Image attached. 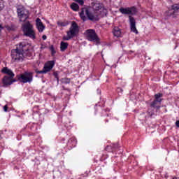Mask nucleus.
<instances>
[{"label": "nucleus", "instance_id": "1", "mask_svg": "<svg viewBox=\"0 0 179 179\" xmlns=\"http://www.w3.org/2000/svg\"><path fill=\"white\" fill-rule=\"evenodd\" d=\"M80 17L82 20L86 22V20H91V22H99L101 17L107 16V9L103 7V5L95 3L92 7L86 6L81 9L79 13Z\"/></svg>", "mask_w": 179, "mask_h": 179}, {"label": "nucleus", "instance_id": "2", "mask_svg": "<svg viewBox=\"0 0 179 179\" xmlns=\"http://www.w3.org/2000/svg\"><path fill=\"white\" fill-rule=\"evenodd\" d=\"M29 43L26 42L20 43L16 49L11 50V58L13 62H22L24 58L23 52L29 51Z\"/></svg>", "mask_w": 179, "mask_h": 179}, {"label": "nucleus", "instance_id": "3", "mask_svg": "<svg viewBox=\"0 0 179 179\" xmlns=\"http://www.w3.org/2000/svg\"><path fill=\"white\" fill-rule=\"evenodd\" d=\"M22 30L24 36L29 37L32 40H36V32L34 31V27L29 21L24 22L22 24Z\"/></svg>", "mask_w": 179, "mask_h": 179}, {"label": "nucleus", "instance_id": "4", "mask_svg": "<svg viewBox=\"0 0 179 179\" xmlns=\"http://www.w3.org/2000/svg\"><path fill=\"white\" fill-rule=\"evenodd\" d=\"M78 33H79V26L78 25L76 22L73 21L69 30L66 31L67 35L63 36V40L68 41L73 38V37H76Z\"/></svg>", "mask_w": 179, "mask_h": 179}, {"label": "nucleus", "instance_id": "5", "mask_svg": "<svg viewBox=\"0 0 179 179\" xmlns=\"http://www.w3.org/2000/svg\"><path fill=\"white\" fill-rule=\"evenodd\" d=\"M17 17L22 23H26V20L29 19V16H30V14H29V10H27L24 7L22 6H19L17 8Z\"/></svg>", "mask_w": 179, "mask_h": 179}, {"label": "nucleus", "instance_id": "6", "mask_svg": "<svg viewBox=\"0 0 179 179\" xmlns=\"http://www.w3.org/2000/svg\"><path fill=\"white\" fill-rule=\"evenodd\" d=\"M85 35L87 40L89 41H93L94 43H99L100 38L94 29H87L85 31Z\"/></svg>", "mask_w": 179, "mask_h": 179}, {"label": "nucleus", "instance_id": "7", "mask_svg": "<svg viewBox=\"0 0 179 179\" xmlns=\"http://www.w3.org/2000/svg\"><path fill=\"white\" fill-rule=\"evenodd\" d=\"M18 80L22 83H31L33 82V73L24 72L18 77Z\"/></svg>", "mask_w": 179, "mask_h": 179}, {"label": "nucleus", "instance_id": "8", "mask_svg": "<svg viewBox=\"0 0 179 179\" xmlns=\"http://www.w3.org/2000/svg\"><path fill=\"white\" fill-rule=\"evenodd\" d=\"M54 65H55V62H54V60L48 61L45 64L43 70L36 71V73H47V72H50V71L54 68Z\"/></svg>", "mask_w": 179, "mask_h": 179}, {"label": "nucleus", "instance_id": "9", "mask_svg": "<svg viewBox=\"0 0 179 179\" xmlns=\"http://www.w3.org/2000/svg\"><path fill=\"white\" fill-rule=\"evenodd\" d=\"M54 65H55V62H54V60L48 61L45 64L43 70L36 71V73H47V72H50V71L54 68Z\"/></svg>", "mask_w": 179, "mask_h": 179}, {"label": "nucleus", "instance_id": "10", "mask_svg": "<svg viewBox=\"0 0 179 179\" xmlns=\"http://www.w3.org/2000/svg\"><path fill=\"white\" fill-rule=\"evenodd\" d=\"M119 11L122 15H136L138 13V10L134 7L120 8Z\"/></svg>", "mask_w": 179, "mask_h": 179}, {"label": "nucleus", "instance_id": "11", "mask_svg": "<svg viewBox=\"0 0 179 179\" xmlns=\"http://www.w3.org/2000/svg\"><path fill=\"white\" fill-rule=\"evenodd\" d=\"M160 97H163V94H156L155 95V100H154L150 104V107H153V108H157V110H159L160 108V103H162V99H160Z\"/></svg>", "mask_w": 179, "mask_h": 179}, {"label": "nucleus", "instance_id": "12", "mask_svg": "<svg viewBox=\"0 0 179 179\" xmlns=\"http://www.w3.org/2000/svg\"><path fill=\"white\" fill-rule=\"evenodd\" d=\"M129 22L130 23V29L133 33L138 34V29H136V20L132 15H129Z\"/></svg>", "mask_w": 179, "mask_h": 179}, {"label": "nucleus", "instance_id": "13", "mask_svg": "<svg viewBox=\"0 0 179 179\" xmlns=\"http://www.w3.org/2000/svg\"><path fill=\"white\" fill-rule=\"evenodd\" d=\"M14 77H9L8 76H5L2 79V83L3 86H10L12 83L16 82V80L13 79Z\"/></svg>", "mask_w": 179, "mask_h": 179}, {"label": "nucleus", "instance_id": "14", "mask_svg": "<svg viewBox=\"0 0 179 179\" xmlns=\"http://www.w3.org/2000/svg\"><path fill=\"white\" fill-rule=\"evenodd\" d=\"M179 10V4H174L172 6V8L169 10L170 16H172L173 17H176L177 16V13Z\"/></svg>", "mask_w": 179, "mask_h": 179}, {"label": "nucleus", "instance_id": "15", "mask_svg": "<svg viewBox=\"0 0 179 179\" xmlns=\"http://www.w3.org/2000/svg\"><path fill=\"white\" fill-rule=\"evenodd\" d=\"M36 28L38 30L39 33H43L44 31V29H45V26L41 22V20L40 18H37L36 20Z\"/></svg>", "mask_w": 179, "mask_h": 179}, {"label": "nucleus", "instance_id": "16", "mask_svg": "<svg viewBox=\"0 0 179 179\" xmlns=\"http://www.w3.org/2000/svg\"><path fill=\"white\" fill-rule=\"evenodd\" d=\"M1 72L2 73L7 75L8 77L15 78V73L8 67H3L1 70Z\"/></svg>", "mask_w": 179, "mask_h": 179}, {"label": "nucleus", "instance_id": "17", "mask_svg": "<svg viewBox=\"0 0 179 179\" xmlns=\"http://www.w3.org/2000/svg\"><path fill=\"white\" fill-rule=\"evenodd\" d=\"M113 34L115 37H121V29L118 27H115L113 29Z\"/></svg>", "mask_w": 179, "mask_h": 179}, {"label": "nucleus", "instance_id": "18", "mask_svg": "<svg viewBox=\"0 0 179 179\" xmlns=\"http://www.w3.org/2000/svg\"><path fill=\"white\" fill-rule=\"evenodd\" d=\"M68 45H69L68 43L62 41L60 43V50L62 52L65 51L68 48Z\"/></svg>", "mask_w": 179, "mask_h": 179}, {"label": "nucleus", "instance_id": "19", "mask_svg": "<svg viewBox=\"0 0 179 179\" xmlns=\"http://www.w3.org/2000/svg\"><path fill=\"white\" fill-rule=\"evenodd\" d=\"M71 8L72 10H74V12H78V10H79V5H78L76 3H72L71 5Z\"/></svg>", "mask_w": 179, "mask_h": 179}, {"label": "nucleus", "instance_id": "20", "mask_svg": "<svg viewBox=\"0 0 179 179\" xmlns=\"http://www.w3.org/2000/svg\"><path fill=\"white\" fill-rule=\"evenodd\" d=\"M50 51H51L52 55V56L55 55V53H56L57 52L55 51V49H54V45H51L50 46Z\"/></svg>", "mask_w": 179, "mask_h": 179}, {"label": "nucleus", "instance_id": "21", "mask_svg": "<svg viewBox=\"0 0 179 179\" xmlns=\"http://www.w3.org/2000/svg\"><path fill=\"white\" fill-rule=\"evenodd\" d=\"M62 83H64V84H68V83H71V79L69 78H63L62 79Z\"/></svg>", "mask_w": 179, "mask_h": 179}, {"label": "nucleus", "instance_id": "22", "mask_svg": "<svg viewBox=\"0 0 179 179\" xmlns=\"http://www.w3.org/2000/svg\"><path fill=\"white\" fill-rule=\"evenodd\" d=\"M75 2H77V3H79V5H83L85 3V1L83 0H73Z\"/></svg>", "mask_w": 179, "mask_h": 179}, {"label": "nucleus", "instance_id": "23", "mask_svg": "<svg viewBox=\"0 0 179 179\" xmlns=\"http://www.w3.org/2000/svg\"><path fill=\"white\" fill-rule=\"evenodd\" d=\"M53 76H55V79H57V82H59V78L58 77V73L54 72Z\"/></svg>", "mask_w": 179, "mask_h": 179}, {"label": "nucleus", "instance_id": "24", "mask_svg": "<svg viewBox=\"0 0 179 179\" xmlns=\"http://www.w3.org/2000/svg\"><path fill=\"white\" fill-rule=\"evenodd\" d=\"M57 24L59 26H62V27H65V26H66V24H65V22H58Z\"/></svg>", "mask_w": 179, "mask_h": 179}, {"label": "nucleus", "instance_id": "25", "mask_svg": "<svg viewBox=\"0 0 179 179\" xmlns=\"http://www.w3.org/2000/svg\"><path fill=\"white\" fill-rule=\"evenodd\" d=\"M3 110L6 113L8 111V105L4 106Z\"/></svg>", "mask_w": 179, "mask_h": 179}, {"label": "nucleus", "instance_id": "26", "mask_svg": "<svg viewBox=\"0 0 179 179\" xmlns=\"http://www.w3.org/2000/svg\"><path fill=\"white\" fill-rule=\"evenodd\" d=\"M176 127H178V128H179V120L176 121Z\"/></svg>", "mask_w": 179, "mask_h": 179}, {"label": "nucleus", "instance_id": "27", "mask_svg": "<svg viewBox=\"0 0 179 179\" xmlns=\"http://www.w3.org/2000/svg\"><path fill=\"white\" fill-rule=\"evenodd\" d=\"M42 38H43V40H47V36L43 35V36H42Z\"/></svg>", "mask_w": 179, "mask_h": 179}, {"label": "nucleus", "instance_id": "28", "mask_svg": "<svg viewBox=\"0 0 179 179\" xmlns=\"http://www.w3.org/2000/svg\"><path fill=\"white\" fill-rule=\"evenodd\" d=\"M0 29H3V27H2V24H0Z\"/></svg>", "mask_w": 179, "mask_h": 179}, {"label": "nucleus", "instance_id": "29", "mask_svg": "<svg viewBox=\"0 0 179 179\" xmlns=\"http://www.w3.org/2000/svg\"><path fill=\"white\" fill-rule=\"evenodd\" d=\"M119 89H120V90H121V92H122V90L121 88H119Z\"/></svg>", "mask_w": 179, "mask_h": 179}]
</instances>
